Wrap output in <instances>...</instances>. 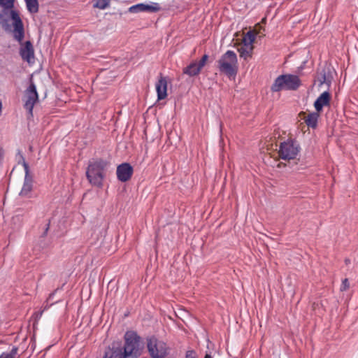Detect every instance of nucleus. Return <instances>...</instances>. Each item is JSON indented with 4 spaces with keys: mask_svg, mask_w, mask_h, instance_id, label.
<instances>
[{
    "mask_svg": "<svg viewBox=\"0 0 358 358\" xmlns=\"http://www.w3.org/2000/svg\"><path fill=\"white\" fill-rule=\"evenodd\" d=\"M124 345L117 347L113 343L104 352V358H138L141 355V337L133 331H128L124 336Z\"/></svg>",
    "mask_w": 358,
    "mask_h": 358,
    "instance_id": "obj_1",
    "label": "nucleus"
},
{
    "mask_svg": "<svg viewBox=\"0 0 358 358\" xmlns=\"http://www.w3.org/2000/svg\"><path fill=\"white\" fill-rule=\"evenodd\" d=\"M10 20L13 21V34L15 40L21 42L24 36V25L18 12L13 8H3L0 12V24L5 29L9 27Z\"/></svg>",
    "mask_w": 358,
    "mask_h": 358,
    "instance_id": "obj_2",
    "label": "nucleus"
},
{
    "mask_svg": "<svg viewBox=\"0 0 358 358\" xmlns=\"http://www.w3.org/2000/svg\"><path fill=\"white\" fill-rule=\"evenodd\" d=\"M108 164L107 161L101 159H93L89 162L86 176L91 185L98 187L103 186Z\"/></svg>",
    "mask_w": 358,
    "mask_h": 358,
    "instance_id": "obj_3",
    "label": "nucleus"
},
{
    "mask_svg": "<svg viewBox=\"0 0 358 358\" xmlns=\"http://www.w3.org/2000/svg\"><path fill=\"white\" fill-rule=\"evenodd\" d=\"M218 69L221 73L229 78L235 77L238 73V64L236 54L232 50H227L217 61Z\"/></svg>",
    "mask_w": 358,
    "mask_h": 358,
    "instance_id": "obj_4",
    "label": "nucleus"
},
{
    "mask_svg": "<svg viewBox=\"0 0 358 358\" xmlns=\"http://www.w3.org/2000/svg\"><path fill=\"white\" fill-rule=\"evenodd\" d=\"M301 85L299 78L293 74H284L276 78L271 85L272 92H280L281 90H296Z\"/></svg>",
    "mask_w": 358,
    "mask_h": 358,
    "instance_id": "obj_5",
    "label": "nucleus"
},
{
    "mask_svg": "<svg viewBox=\"0 0 358 358\" xmlns=\"http://www.w3.org/2000/svg\"><path fill=\"white\" fill-rule=\"evenodd\" d=\"M300 150L301 147L298 141L289 138L280 143L278 154L281 159L291 160L294 159L297 157Z\"/></svg>",
    "mask_w": 358,
    "mask_h": 358,
    "instance_id": "obj_6",
    "label": "nucleus"
},
{
    "mask_svg": "<svg viewBox=\"0 0 358 358\" xmlns=\"http://www.w3.org/2000/svg\"><path fill=\"white\" fill-rule=\"evenodd\" d=\"M147 348L152 358H164L169 354L166 343L155 336L147 339Z\"/></svg>",
    "mask_w": 358,
    "mask_h": 358,
    "instance_id": "obj_7",
    "label": "nucleus"
},
{
    "mask_svg": "<svg viewBox=\"0 0 358 358\" xmlns=\"http://www.w3.org/2000/svg\"><path fill=\"white\" fill-rule=\"evenodd\" d=\"M38 98L36 85L33 82H31L29 87L26 90V101L24 104V108L28 110L31 115H32L33 108Z\"/></svg>",
    "mask_w": 358,
    "mask_h": 358,
    "instance_id": "obj_8",
    "label": "nucleus"
},
{
    "mask_svg": "<svg viewBox=\"0 0 358 358\" xmlns=\"http://www.w3.org/2000/svg\"><path fill=\"white\" fill-rule=\"evenodd\" d=\"M160 8V6L158 3L151 2L150 4L141 3L131 6L129 8V11L131 13L141 12L155 13L159 11Z\"/></svg>",
    "mask_w": 358,
    "mask_h": 358,
    "instance_id": "obj_9",
    "label": "nucleus"
},
{
    "mask_svg": "<svg viewBox=\"0 0 358 358\" xmlns=\"http://www.w3.org/2000/svg\"><path fill=\"white\" fill-rule=\"evenodd\" d=\"M134 169L129 163H122L117 167V179L121 182H127L133 175Z\"/></svg>",
    "mask_w": 358,
    "mask_h": 358,
    "instance_id": "obj_10",
    "label": "nucleus"
},
{
    "mask_svg": "<svg viewBox=\"0 0 358 358\" xmlns=\"http://www.w3.org/2000/svg\"><path fill=\"white\" fill-rule=\"evenodd\" d=\"M20 55L24 61L29 64L34 62V50L30 41H26L24 45L20 48Z\"/></svg>",
    "mask_w": 358,
    "mask_h": 358,
    "instance_id": "obj_11",
    "label": "nucleus"
},
{
    "mask_svg": "<svg viewBox=\"0 0 358 358\" xmlns=\"http://www.w3.org/2000/svg\"><path fill=\"white\" fill-rule=\"evenodd\" d=\"M157 94V99L162 100L167 96V79L162 75H160L155 85Z\"/></svg>",
    "mask_w": 358,
    "mask_h": 358,
    "instance_id": "obj_12",
    "label": "nucleus"
},
{
    "mask_svg": "<svg viewBox=\"0 0 358 358\" xmlns=\"http://www.w3.org/2000/svg\"><path fill=\"white\" fill-rule=\"evenodd\" d=\"M331 94L328 91L322 92L315 100L314 107L317 113L322 110L323 107L330 105Z\"/></svg>",
    "mask_w": 358,
    "mask_h": 358,
    "instance_id": "obj_13",
    "label": "nucleus"
},
{
    "mask_svg": "<svg viewBox=\"0 0 358 358\" xmlns=\"http://www.w3.org/2000/svg\"><path fill=\"white\" fill-rule=\"evenodd\" d=\"M319 117H320L319 113H317V111L313 112V113H309L304 118V122L308 125V127L315 129V128H316V127L317 125Z\"/></svg>",
    "mask_w": 358,
    "mask_h": 358,
    "instance_id": "obj_14",
    "label": "nucleus"
},
{
    "mask_svg": "<svg viewBox=\"0 0 358 358\" xmlns=\"http://www.w3.org/2000/svg\"><path fill=\"white\" fill-rule=\"evenodd\" d=\"M201 70L198 66L197 62H194L183 69V73L189 76H195L200 73Z\"/></svg>",
    "mask_w": 358,
    "mask_h": 358,
    "instance_id": "obj_15",
    "label": "nucleus"
},
{
    "mask_svg": "<svg viewBox=\"0 0 358 358\" xmlns=\"http://www.w3.org/2000/svg\"><path fill=\"white\" fill-rule=\"evenodd\" d=\"M27 9L31 14H36L39 10V3L38 0H24Z\"/></svg>",
    "mask_w": 358,
    "mask_h": 358,
    "instance_id": "obj_16",
    "label": "nucleus"
},
{
    "mask_svg": "<svg viewBox=\"0 0 358 358\" xmlns=\"http://www.w3.org/2000/svg\"><path fill=\"white\" fill-rule=\"evenodd\" d=\"M255 34L252 31H249L243 38V45L254 48L253 43L255 42Z\"/></svg>",
    "mask_w": 358,
    "mask_h": 358,
    "instance_id": "obj_17",
    "label": "nucleus"
},
{
    "mask_svg": "<svg viewBox=\"0 0 358 358\" xmlns=\"http://www.w3.org/2000/svg\"><path fill=\"white\" fill-rule=\"evenodd\" d=\"M32 189V180L31 178H24V184L20 191L21 196H27Z\"/></svg>",
    "mask_w": 358,
    "mask_h": 358,
    "instance_id": "obj_18",
    "label": "nucleus"
},
{
    "mask_svg": "<svg viewBox=\"0 0 358 358\" xmlns=\"http://www.w3.org/2000/svg\"><path fill=\"white\" fill-rule=\"evenodd\" d=\"M253 48L246 46H241L238 48V51L240 53V57L243 58L245 60L252 57Z\"/></svg>",
    "mask_w": 358,
    "mask_h": 358,
    "instance_id": "obj_19",
    "label": "nucleus"
},
{
    "mask_svg": "<svg viewBox=\"0 0 358 358\" xmlns=\"http://www.w3.org/2000/svg\"><path fill=\"white\" fill-rule=\"evenodd\" d=\"M109 3L110 0H95L94 7L103 10L108 7Z\"/></svg>",
    "mask_w": 358,
    "mask_h": 358,
    "instance_id": "obj_20",
    "label": "nucleus"
},
{
    "mask_svg": "<svg viewBox=\"0 0 358 358\" xmlns=\"http://www.w3.org/2000/svg\"><path fill=\"white\" fill-rule=\"evenodd\" d=\"M17 349L16 348H13L10 352H3L0 355V358H15L17 355Z\"/></svg>",
    "mask_w": 358,
    "mask_h": 358,
    "instance_id": "obj_21",
    "label": "nucleus"
},
{
    "mask_svg": "<svg viewBox=\"0 0 358 358\" xmlns=\"http://www.w3.org/2000/svg\"><path fill=\"white\" fill-rule=\"evenodd\" d=\"M0 6L3 8H13L14 6V0H0Z\"/></svg>",
    "mask_w": 358,
    "mask_h": 358,
    "instance_id": "obj_22",
    "label": "nucleus"
},
{
    "mask_svg": "<svg viewBox=\"0 0 358 358\" xmlns=\"http://www.w3.org/2000/svg\"><path fill=\"white\" fill-rule=\"evenodd\" d=\"M208 55H204L201 57V60H200L199 62H197L198 66H199L201 69H202V68L205 66V64H206V62H207V60H208Z\"/></svg>",
    "mask_w": 358,
    "mask_h": 358,
    "instance_id": "obj_23",
    "label": "nucleus"
},
{
    "mask_svg": "<svg viewBox=\"0 0 358 358\" xmlns=\"http://www.w3.org/2000/svg\"><path fill=\"white\" fill-rule=\"evenodd\" d=\"M208 55H204L201 57V60H200L199 62H197L198 66H199L201 69H202V68L205 66V64H206V62H207V60H208Z\"/></svg>",
    "mask_w": 358,
    "mask_h": 358,
    "instance_id": "obj_24",
    "label": "nucleus"
},
{
    "mask_svg": "<svg viewBox=\"0 0 358 358\" xmlns=\"http://www.w3.org/2000/svg\"><path fill=\"white\" fill-rule=\"evenodd\" d=\"M208 55H204L201 57V60H200L199 62H197L198 66H199L201 69H202V68L205 66V64H206V62H207V60H208Z\"/></svg>",
    "mask_w": 358,
    "mask_h": 358,
    "instance_id": "obj_25",
    "label": "nucleus"
},
{
    "mask_svg": "<svg viewBox=\"0 0 358 358\" xmlns=\"http://www.w3.org/2000/svg\"><path fill=\"white\" fill-rule=\"evenodd\" d=\"M350 287V283L348 282V280L347 278L344 279L342 282V285L341 286V291H345L348 289Z\"/></svg>",
    "mask_w": 358,
    "mask_h": 358,
    "instance_id": "obj_26",
    "label": "nucleus"
},
{
    "mask_svg": "<svg viewBox=\"0 0 358 358\" xmlns=\"http://www.w3.org/2000/svg\"><path fill=\"white\" fill-rule=\"evenodd\" d=\"M185 358H198L196 353L194 350H188L186 352Z\"/></svg>",
    "mask_w": 358,
    "mask_h": 358,
    "instance_id": "obj_27",
    "label": "nucleus"
},
{
    "mask_svg": "<svg viewBox=\"0 0 358 358\" xmlns=\"http://www.w3.org/2000/svg\"><path fill=\"white\" fill-rule=\"evenodd\" d=\"M23 167H24V169L25 171V177L24 178H30L29 176V165L25 161L23 162Z\"/></svg>",
    "mask_w": 358,
    "mask_h": 358,
    "instance_id": "obj_28",
    "label": "nucleus"
},
{
    "mask_svg": "<svg viewBox=\"0 0 358 358\" xmlns=\"http://www.w3.org/2000/svg\"><path fill=\"white\" fill-rule=\"evenodd\" d=\"M204 358H213L210 355L206 354Z\"/></svg>",
    "mask_w": 358,
    "mask_h": 358,
    "instance_id": "obj_29",
    "label": "nucleus"
},
{
    "mask_svg": "<svg viewBox=\"0 0 358 358\" xmlns=\"http://www.w3.org/2000/svg\"><path fill=\"white\" fill-rule=\"evenodd\" d=\"M104 358V357H103Z\"/></svg>",
    "mask_w": 358,
    "mask_h": 358,
    "instance_id": "obj_30",
    "label": "nucleus"
}]
</instances>
